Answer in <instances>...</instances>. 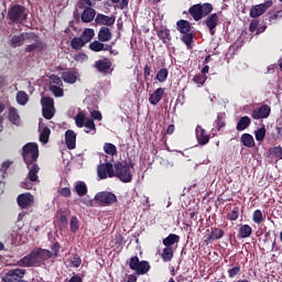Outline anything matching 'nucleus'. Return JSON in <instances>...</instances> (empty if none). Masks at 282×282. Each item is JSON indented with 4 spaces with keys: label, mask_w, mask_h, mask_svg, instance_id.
Listing matches in <instances>:
<instances>
[{
    "label": "nucleus",
    "mask_w": 282,
    "mask_h": 282,
    "mask_svg": "<svg viewBox=\"0 0 282 282\" xmlns=\"http://www.w3.org/2000/svg\"><path fill=\"white\" fill-rule=\"evenodd\" d=\"M127 282H138V275H135V273L129 274L127 276Z\"/></svg>",
    "instance_id": "338daca9"
},
{
    "label": "nucleus",
    "mask_w": 282,
    "mask_h": 282,
    "mask_svg": "<svg viewBox=\"0 0 282 282\" xmlns=\"http://www.w3.org/2000/svg\"><path fill=\"white\" fill-rule=\"evenodd\" d=\"M43 118L52 120L54 118V108H42Z\"/></svg>",
    "instance_id": "864d4df0"
},
{
    "label": "nucleus",
    "mask_w": 282,
    "mask_h": 282,
    "mask_svg": "<svg viewBox=\"0 0 282 282\" xmlns=\"http://www.w3.org/2000/svg\"><path fill=\"white\" fill-rule=\"evenodd\" d=\"M156 36L166 45V43H171V30L161 29L156 31Z\"/></svg>",
    "instance_id": "cd10ccee"
},
{
    "label": "nucleus",
    "mask_w": 282,
    "mask_h": 282,
    "mask_svg": "<svg viewBox=\"0 0 282 282\" xmlns=\"http://www.w3.org/2000/svg\"><path fill=\"white\" fill-rule=\"evenodd\" d=\"M70 263H72L73 268H80V263H83V260H80V257L74 256L70 259Z\"/></svg>",
    "instance_id": "052dcab7"
},
{
    "label": "nucleus",
    "mask_w": 282,
    "mask_h": 282,
    "mask_svg": "<svg viewBox=\"0 0 282 282\" xmlns=\"http://www.w3.org/2000/svg\"><path fill=\"white\" fill-rule=\"evenodd\" d=\"M143 76H144V78H149V76H151V66H149V65L144 66Z\"/></svg>",
    "instance_id": "69168bd1"
},
{
    "label": "nucleus",
    "mask_w": 282,
    "mask_h": 282,
    "mask_svg": "<svg viewBox=\"0 0 282 282\" xmlns=\"http://www.w3.org/2000/svg\"><path fill=\"white\" fill-rule=\"evenodd\" d=\"M268 153H269V158H270V155H272L273 158H276L278 160H282V147L281 145L270 149L268 151Z\"/></svg>",
    "instance_id": "ea45409f"
},
{
    "label": "nucleus",
    "mask_w": 282,
    "mask_h": 282,
    "mask_svg": "<svg viewBox=\"0 0 282 282\" xmlns=\"http://www.w3.org/2000/svg\"><path fill=\"white\" fill-rule=\"evenodd\" d=\"M68 282H83V278H80V275L75 274L68 280Z\"/></svg>",
    "instance_id": "774afa93"
},
{
    "label": "nucleus",
    "mask_w": 282,
    "mask_h": 282,
    "mask_svg": "<svg viewBox=\"0 0 282 282\" xmlns=\"http://www.w3.org/2000/svg\"><path fill=\"white\" fill-rule=\"evenodd\" d=\"M210 12H213V4H210V2H205L203 4L197 3L188 9V13L194 19V21H202L204 17H207L203 23L209 30V34L215 36V33L217 32L216 29L219 25V14H210Z\"/></svg>",
    "instance_id": "f03ea898"
},
{
    "label": "nucleus",
    "mask_w": 282,
    "mask_h": 282,
    "mask_svg": "<svg viewBox=\"0 0 282 282\" xmlns=\"http://www.w3.org/2000/svg\"><path fill=\"white\" fill-rule=\"evenodd\" d=\"M258 29H259V21L258 20L251 21L249 25V32L254 33L257 32Z\"/></svg>",
    "instance_id": "e2e57ef3"
},
{
    "label": "nucleus",
    "mask_w": 282,
    "mask_h": 282,
    "mask_svg": "<svg viewBox=\"0 0 282 282\" xmlns=\"http://www.w3.org/2000/svg\"><path fill=\"white\" fill-rule=\"evenodd\" d=\"M270 113H272V108L268 105H262L259 108L253 109L251 117L253 120H263L269 118Z\"/></svg>",
    "instance_id": "f8f14e48"
},
{
    "label": "nucleus",
    "mask_w": 282,
    "mask_h": 282,
    "mask_svg": "<svg viewBox=\"0 0 282 282\" xmlns=\"http://www.w3.org/2000/svg\"><path fill=\"white\" fill-rule=\"evenodd\" d=\"M26 169L29 170L28 177L30 182H37L39 181V171H41V167H39V164L32 163L26 164Z\"/></svg>",
    "instance_id": "aec40b11"
},
{
    "label": "nucleus",
    "mask_w": 282,
    "mask_h": 282,
    "mask_svg": "<svg viewBox=\"0 0 282 282\" xmlns=\"http://www.w3.org/2000/svg\"><path fill=\"white\" fill-rule=\"evenodd\" d=\"M193 33H185L182 37L181 41L184 43L187 47H191L193 45Z\"/></svg>",
    "instance_id": "3c124183"
},
{
    "label": "nucleus",
    "mask_w": 282,
    "mask_h": 282,
    "mask_svg": "<svg viewBox=\"0 0 282 282\" xmlns=\"http://www.w3.org/2000/svg\"><path fill=\"white\" fill-rule=\"evenodd\" d=\"M128 265L137 276H144V274H149L151 271V263L147 260H140L138 256L131 257Z\"/></svg>",
    "instance_id": "7ed1b4c3"
},
{
    "label": "nucleus",
    "mask_w": 282,
    "mask_h": 282,
    "mask_svg": "<svg viewBox=\"0 0 282 282\" xmlns=\"http://www.w3.org/2000/svg\"><path fill=\"white\" fill-rule=\"evenodd\" d=\"M17 203L22 210H26L28 208H30V206L34 205V195H32L31 193L20 194L17 197Z\"/></svg>",
    "instance_id": "9b49d317"
},
{
    "label": "nucleus",
    "mask_w": 282,
    "mask_h": 282,
    "mask_svg": "<svg viewBox=\"0 0 282 282\" xmlns=\"http://www.w3.org/2000/svg\"><path fill=\"white\" fill-rule=\"evenodd\" d=\"M8 119L12 122V124H19V122H21V117L19 116L17 108L11 107L9 109Z\"/></svg>",
    "instance_id": "2f4dec72"
},
{
    "label": "nucleus",
    "mask_w": 282,
    "mask_h": 282,
    "mask_svg": "<svg viewBox=\"0 0 282 282\" xmlns=\"http://www.w3.org/2000/svg\"><path fill=\"white\" fill-rule=\"evenodd\" d=\"M91 118L93 120H102V113L99 110H93L91 111Z\"/></svg>",
    "instance_id": "0e129e2a"
},
{
    "label": "nucleus",
    "mask_w": 282,
    "mask_h": 282,
    "mask_svg": "<svg viewBox=\"0 0 282 282\" xmlns=\"http://www.w3.org/2000/svg\"><path fill=\"white\" fill-rule=\"evenodd\" d=\"M250 124H252V119H250V117L248 116L241 117L236 126V130L246 131V129H248Z\"/></svg>",
    "instance_id": "bb28decb"
},
{
    "label": "nucleus",
    "mask_w": 282,
    "mask_h": 282,
    "mask_svg": "<svg viewBox=\"0 0 282 282\" xmlns=\"http://www.w3.org/2000/svg\"><path fill=\"white\" fill-rule=\"evenodd\" d=\"M50 133H52V130H50L48 127H44L43 131L40 133V142L47 144L50 142Z\"/></svg>",
    "instance_id": "58836bf2"
},
{
    "label": "nucleus",
    "mask_w": 282,
    "mask_h": 282,
    "mask_svg": "<svg viewBox=\"0 0 282 282\" xmlns=\"http://www.w3.org/2000/svg\"><path fill=\"white\" fill-rule=\"evenodd\" d=\"M115 165L110 162L101 163L97 167V175L100 180H107L108 177H116Z\"/></svg>",
    "instance_id": "6e6552de"
},
{
    "label": "nucleus",
    "mask_w": 282,
    "mask_h": 282,
    "mask_svg": "<svg viewBox=\"0 0 282 282\" xmlns=\"http://www.w3.org/2000/svg\"><path fill=\"white\" fill-rule=\"evenodd\" d=\"M24 276H25V269H11L4 274V276L2 278V281L12 282V281H18L19 279H23Z\"/></svg>",
    "instance_id": "ddd939ff"
},
{
    "label": "nucleus",
    "mask_w": 282,
    "mask_h": 282,
    "mask_svg": "<svg viewBox=\"0 0 282 282\" xmlns=\"http://www.w3.org/2000/svg\"><path fill=\"white\" fill-rule=\"evenodd\" d=\"M50 91H52L55 98H62L64 96V90L61 86L50 85Z\"/></svg>",
    "instance_id": "a18cd8bd"
},
{
    "label": "nucleus",
    "mask_w": 282,
    "mask_h": 282,
    "mask_svg": "<svg viewBox=\"0 0 282 282\" xmlns=\"http://www.w3.org/2000/svg\"><path fill=\"white\" fill-rule=\"evenodd\" d=\"M95 199L97 204H100L101 206H111V204L118 202L116 194L110 192H99L96 194Z\"/></svg>",
    "instance_id": "1a4fd4ad"
},
{
    "label": "nucleus",
    "mask_w": 282,
    "mask_h": 282,
    "mask_svg": "<svg viewBox=\"0 0 282 282\" xmlns=\"http://www.w3.org/2000/svg\"><path fill=\"white\" fill-rule=\"evenodd\" d=\"M252 220L254 221V224H262L263 213L261 212V209H256L253 212Z\"/></svg>",
    "instance_id": "603ef678"
},
{
    "label": "nucleus",
    "mask_w": 282,
    "mask_h": 282,
    "mask_svg": "<svg viewBox=\"0 0 282 282\" xmlns=\"http://www.w3.org/2000/svg\"><path fill=\"white\" fill-rule=\"evenodd\" d=\"M28 100H30V98L28 97V93L21 90V91H18L17 94V102L18 105H28Z\"/></svg>",
    "instance_id": "e433bc0d"
},
{
    "label": "nucleus",
    "mask_w": 282,
    "mask_h": 282,
    "mask_svg": "<svg viewBox=\"0 0 282 282\" xmlns=\"http://www.w3.org/2000/svg\"><path fill=\"white\" fill-rule=\"evenodd\" d=\"M156 80L159 83H166V78H169V69L167 68H161L155 76Z\"/></svg>",
    "instance_id": "c9c22d12"
},
{
    "label": "nucleus",
    "mask_w": 282,
    "mask_h": 282,
    "mask_svg": "<svg viewBox=\"0 0 282 282\" xmlns=\"http://www.w3.org/2000/svg\"><path fill=\"white\" fill-rule=\"evenodd\" d=\"M7 17L11 23H21V21L28 17L25 14V7L21 4L12 6L9 8Z\"/></svg>",
    "instance_id": "0eeeda50"
},
{
    "label": "nucleus",
    "mask_w": 282,
    "mask_h": 282,
    "mask_svg": "<svg viewBox=\"0 0 282 282\" xmlns=\"http://www.w3.org/2000/svg\"><path fill=\"white\" fill-rule=\"evenodd\" d=\"M196 140L200 147H206L210 142V135L206 133V130L202 126L196 127Z\"/></svg>",
    "instance_id": "2eb2a0df"
},
{
    "label": "nucleus",
    "mask_w": 282,
    "mask_h": 282,
    "mask_svg": "<svg viewBox=\"0 0 282 282\" xmlns=\"http://www.w3.org/2000/svg\"><path fill=\"white\" fill-rule=\"evenodd\" d=\"M51 250L43 248H35L29 254L21 258L17 265L20 268H39L41 264L48 261V259H56L61 252V243L55 242L51 246Z\"/></svg>",
    "instance_id": "f257e3e1"
},
{
    "label": "nucleus",
    "mask_w": 282,
    "mask_h": 282,
    "mask_svg": "<svg viewBox=\"0 0 282 282\" xmlns=\"http://www.w3.org/2000/svg\"><path fill=\"white\" fill-rule=\"evenodd\" d=\"M75 191L79 197H85L87 195V185L85 182H79L75 185Z\"/></svg>",
    "instance_id": "f704fd0d"
},
{
    "label": "nucleus",
    "mask_w": 282,
    "mask_h": 282,
    "mask_svg": "<svg viewBox=\"0 0 282 282\" xmlns=\"http://www.w3.org/2000/svg\"><path fill=\"white\" fill-rule=\"evenodd\" d=\"M208 77H206V75L204 74H197L193 77V82L196 83V85H204V83H206Z\"/></svg>",
    "instance_id": "6e6d98bb"
},
{
    "label": "nucleus",
    "mask_w": 282,
    "mask_h": 282,
    "mask_svg": "<svg viewBox=\"0 0 282 282\" xmlns=\"http://www.w3.org/2000/svg\"><path fill=\"white\" fill-rule=\"evenodd\" d=\"M65 144L69 151L76 149V132L74 130L65 132Z\"/></svg>",
    "instance_id": "6ab92c4d"
},
{
    "label": "nucleus",
    "mask_w": 282,
    "mask_h": 282,
    "mask_svg": "<svg viewBox=\"0 0 282 282\" xmlns=\"http://www.w3.org/2000/svg\"><path fill=\"white\" fill-rule=\"evenodd\" d=\"M89 50H91V52H102L105 44L100 41H94L89 44Z\"/></svg>",
    "instance_id": "a19ab883"
},
{
    "label": "nucleus",
    "mask_w": 282,
    "mask_h": 282,
    "mask_svg": "<svg viewBox=\"0 0 282 282\" xmlns=\"http://www.w3.org/2000/svg\"><path fill=\"white\" fill-rule=\"evenodd\" d=\"M89 57L85 53H79L74 56V61L77 63H84V61H87Z\"/></svg>",
    "instance_id": "680f3d73"
},
{
    "label": "nucleus",
    "mask_w": 282,
    "mask_h": 282,
    "mask_svg": "<svg viewBox=\"0 0 282 282\" xmlns=\"http://www.w3.org/2000/svg\"><path fill=\"white\" fill-rule=\"evenodd\" d=\"M95 22L97 25H108L111 26L116 23V17L105 15L102 13L97 14Z\"/></svg>",
    "instance_id": "a211bd4d"
},
{
    "label": "nucleus",
    "mask_w": 282,
    "mask_h": 282,
    "mask_svg": "<svg viewBox=\"0 0 282 282\" xmlns=\"http://www.w3.org/2000/svg\"><path fill=\"white\" fill-rule=\"evenodd\" d=\"M75 124L78 129H83L85 127V112H78L75 117Z\"/></svg>",
    "instance_id": "de8ad7c7"
},
{
    "label": "nucleus",
    "mask_w": 282,
    "mask_h": 282,
    "mask_svg": "<svg viewBox=\"0 0 282 282\" xmlns=\"http://www.w3.org/2000/svg\"><path fill=\"white\" fill-rule=\"evenodd\" d=\"M227 219L229 221H237V219H239V207H234V209L227 214Z\"/></svg>",
    "instance_id": "8fccbe9b"
},
{
    "label": "nucleus",
    "mask_w": 282,
    "mask_h": 282,
    "mask_svg": "<svg viewBox=\"0 0 282 282\" xmlns=\"http://www.w3.org/2000/svg\"><path fill=\"white\" fill-rule=\"evenodd\" d=\"M111 3H118L117 8L119 10H127L129 8V0H110Z\"/></svg>",
    "instance_id": "5fc2aeb1"
},
{
    "label": "nucleus",
    "mask_w": 282,
    "mask_h": 282,
    "mask_svg": "<svg viewBox=\"0 0 282 282\" xmlns=\"http://www.w3.org/2000/svg\"><path fill=\"white\" fill-rule=\"evenodd\" d=\"M224 235H225V232L221 228L214 227V228H212V231L209 232V235L207 236L205 241L207 243H213V241L224 239Z\"/></svg>",
    "instance_id": "f3484780"
},
{
    "label": "nucleus",
    "mask_w": 282,
    "mask_h": 282,
    "mask_svg": "<svg viewBox=\"0 0 282 282\" xmlns=\"http://www.w3.org/2000/svg\"><path fill=\"white\" fill-rule=\"evenodd\" d=\"M61 197H72V189L69 187H62L58 189Z\"/></svg>",
    "instance_id": "bf43d9fd"
},
{
    "label": "nucleus",
    "mask_w": 282,
    "mask_h": 282,
    "mask_svg": "<svg viewBox=\"0 0 282 282\" xmlns=\"http://www.w3.org/2000/svg\"><path fill=\"white\" fill-rule=\"evenodd\" d=\"M240 142L243 147H247V149L254 148V137L250 133H243L240 138Z\"/></svg>",
    "instance_id": "c85d7f7f"
},
{
    "label": "nucleus",
    "mask_w": 282,
    "mask_h": 282,
    "mask_svg": "<svg viewBox=\"0 0 282 282\" xmlns=\"http://www.w3.org/2000/svg\"><path fill=\"white\" fill-rule=\"evenodd\" d=\"M174 243H180L178 235L170 234L166 238L163 239V246H165V248H173Z\"/></svg>",
    "instance_id": "c756f323"
},
{
    "label": "nucleus",
    "mask_w": 282,
    "mask_h": 282,
    "mask_svg": "<svg viewBox=\"0 0 282 282\" xmlns=\"http://www.w3.org/2000/svg\"><path fill=\"white\" fill-rule=\"evenodd\" d=\"M26 42L32 43V44H28L24 47L25 54H30V53L36 52V51L45 52V50H47V44L45 42H43V40H41V36H39L34 32H29Z\"/></svg>",
    "instance_id": "20e7f679"
},
{
    "label": "nucleus",
    "mask_w": 282,
    "mask_h": 282,
    "mask_svg": "<svg viewBox=\"0 0 282 282\" xmlns=\"http://www.w3.org/2000/svg\"><path fill=\"white\" fill-rule=\"evenodd\" d=\"M70 232H78L80 228V221H78V218L76 216H73L70 218Z\"/></svg>",
    "instance_id": "09e8293b"
},
{
    "label": "nucleus",
    "mask_w": 282,
    "mask_h": 282,
    "mask_svg": "<svg viewBox=\"0 0 282 282\" xmlns=\"http://www.w3.org/2000/svg\"><path fill=\"white\" fill-rule=\"evenodd\" d=\"M41 102H42V108L54 109V98L44 97L41 99Z\"/></svg>",
    "instance_id": "c03bdc74"
},
{
    "label": "nucleus",
    "mask_w": 282,
    "mask_h": 282,
    "mask_svg": "<svg viewBox=\"0 0 282 282\" xmlns=\"http://www.w3.org/2000/svg\"><path fill=\"white\" fill-rule=\"evenodd\" d=\"M250 235H252V227H250V225H241L238 230V237H240V239H248Z\"/></svg>",
    "instance_id": "7c9ffc66"
},
{
    "label": "nucleus",
    "mask_w": 282,
    "mask_h": 282,
    "mask_svg": "<svg viewBox=\"0 0 282 282\" xmlns=\"http://www.w3.org/2000/svg\"><path fill=\"white\" fill-rule=\"evenodd\" d=\"M272 0H267L264 3L256 4L250 10L251 19H257L262 14H265L269 8H272Z\"/></svg>",
    "instance_id": "9d476101"
},
{
    "label": "nucleus",
    "mask_w": 282,
    "mask_h": 282,
    "mask_svg": "<svg viewBox=\"0 0 282 282\" xmlns=\"http://www.w3.org/2000/svg\"><path fill=\"white\" fill-rule=\"evenodd\" d=\"M173 257H175V251L173 250V247H165L161 253V259L163 263H169L170 261H173Z\"/></svg>",
    "instance_id": "a878e982"
},
{
    "label": "nucleus",
    "mask_w": 282,
    "mask_h": 282,
    "mask_svg": "<svg viewBox=\"0 0 282 282\" xmlns=\"http://www.w3.org/2000/svg\"><path fill=\"white\" fill-rule=\"evenodd\" d=\"M50 85H55L56 87H63V79H61L58 75H52Z\"/></svg>",
    "instance_id": "13d9d810"
},
{
    "label": "nucleus",
    "mask_w": 282,
    "mask_h": 282,
    "mask_svg": "<svg viewBox=\"0 0 282 282\" xmlns=\"http://www.w3.org/2000/svg\"><path fill=\"white\" fill-rule=\"evenodd\" d=\"M104 151L108 155H117L118 149L113 145V143H105Z\"/></svg>",
    "instance_id": "79ce46f5"
},
{
    "label": "nucleus",
    "mask_w": 282,
    "mask_h": 282,
    "mask_svg": "<svg viewBox=\"0 0 282 282\" xmlns=\"http://www.w3.org/2000/svg\"><path fill=\"white\" fill-rule=\"evenodd\" d=\"M164 93H165V89L160 87V88H156L153 94L150 95L149 97V102L150 105H158L160 102V100H162V98H164Z\"/></svg>",
    "instance_id": "412c9836"
},
{
    "label": "nucleus",
    "mask_w": 282,
    "mask_h": 282,
    "mask_svg": "<svg viewBox=\"0 0 282 282\" xmlns=\"http://www.w3.org/2000/svg\"><path fill=\"white\" fill-rule=\"evenodd\" d=\"M111 39H112L111 30H109V28L107 26L100 28L98 32V40L101 43H107L108 41H111Z\"/></svg>",
    "instance_id": "393cba45"
},
{
    "label": "nucleus",
    "mask_w": 282,
    "mask_h": 282,
    "mask_svg": "<svg viewBox=\"0 0 282 282\" xmlns=\"http://www.w3.org/2000/svg\"><path fill=\"white\" fill-rule=\"evenodd\" d=\"M176 30L181 34H188L191 33V30H193V28L191 26V22H188L187 20H178L176 22Z\"/></svg>",
    "instance_id": "b1692460"
},
{
    "label": "nucleus",
    "mask_w": 282,
    "mask_h": 282,
    "mask_svg": "<svg viewBox=\"0 0 282 282\" xmlns=\"http://www.w3.org/2000/svg\"><path fill=\"white\" fill-rule=\"evenodd\" d=\"M215 122H216V129H218V131L220 129H224V127H226V119H224V116L221 113L217 116V120Z\"/></svg>",
    "instance_id": "4d7b16f0"
},
{
    "label": "nucleus",
    "mask_w": 282,
    "mask_h": 282,
    "mask_svg": "<svg viewBox=\"0 0 282 282\" xmlns=\"http://www.w3.org/2000/svg\"><path fill=\"white\" fill-rule=\"evenodd\" d=\"M94 19H96V10L91 7H87L86 9H84L82 13L83 23H91Z\"/></svg>",
    "instance_id": "5701e85b"
},
{
    "label": "nucleus",
    "mask_w": 282,
    "mask_h": 282,
    "mask_svg": "<svg viewBox=\"0 0 282 282\" xmlns=\"http://www.w3.org/2000/svg\"><path fill=\"white\" fill-rule=\"evenodd\" d=\"M227 274L229 279H235L238 274H241V264L237 263L235 267L228 269Z\"/></svg>",
    "instance_id": "4c0bfd02"
},
{
    "label": "nucleus",
    "mask_w": 282,
    "mask_h": 282,
    "mask_svg": "<svg viewBox=\"0 0 282 282\" xmlns=\"http://www.w3.org/2000/svg\"><path fill=\"white\" fill-rule=\"evenodd\" d=\"M22 158L25 164H36L39 160V144L34 142L24 144L22 147Z\"/></svg>",
    "instance_id": "39448f33"
},
{
    "label": "nucleus",
    "mask_w": 282,
    "mask_h": 282,
    "mask_svg": "<svg viewBox=\"0 0 282 282\" xmlns=\"http://www.w3.org/2000/svg\"><path fill=\"white\" fill-rule=\"evenodd\" d=\"M62 78L64 83H69V85H74V83L78 80V73L76 70L67 69L62 73Z\"/></svg>",
    "instance_id": "4be33fe9"
},
{
    "label": "nucleus",
    "mask_w": 282,
    "mask_h": 282,
    "mask_svg": "<svg viewBox=\"0 0 282 282\" xmlns=\"http://www.w3.org/2000/svg\"><path fill=\"white\" fill-rule=\"evenodd\" d=\"M111 59L105 57L102 59H98L95 62L94 67L99 72L100 74H108L109 69H111Z\"/></svg>",
    "instance_id": "4468645a"
},
{
    "label": "nucleus",
    "mask_w": 282,
    "mask_h": 282,
    "mask_svg": "<svg viewBox=\"0 0 282 282\" xmlns=\"http://www.w3.org/2000/svg\"><path fill=\"white\" fill-rule=\"evenodd\" d=\"M94 29H85L80 35L82 41H84V44L87 45V43H90L91 39L95 36Z\"/></svg>",
    "instance_id": "473e14b6"
},
{
    "label": "nucleus",
    "mask_w": 282,
    "mask_h": 282,
    "mask_svg": "<svg viewBox=\"0 0 282 282\" xmlns=\"http://www.w3.org/2000/svg\"><path fill=\"white\" fill-rule=\"evenodd\" d=\"M85 129V133H91V131H94V133H96V123L94 122L93 119H87L86 122L84 123Z\"/></svg>",
    "instance_id": "49530a36"
},
{
    "label": "nucleus",
    "mask_w": 282,
    "mask_h": 282,
    "mask_svg": "<svg viewBox=\"0 0 282 282\" xmlns=\"http://www.w3.org/2000/svg\"><path fill=\"white\" fill-rule=\"evenodd\" d=\"M70 47L72 50H83L85 47V42L83 41V37L75 36L70 40Z\"/></svg>",
    "instance_id": "72a5a7b5"
},
{
    "label": "nucleus",
    "mask_w": 282,
    "mask_h": 282,
    "mask_svg": "<svg viewBox=\"0 0 282 282\" xmlns=\"http://www.w3.org/2000/svg\"><path fill=\"white\" fill-rule=\"evenodd\" d=\"M257 142H263L265 140V126H262L254 131Z\"/></svg>",
    "instance_id": "37998d69"
},
{
    "label": "nucleus",
    "mask_w": 282,
    "mask_h": 282,
    "mask_svg": "<svg viewBox=\"0 0 282 282\" xmlns=\"http://www.w3.org/2000/svg\"><path fill=\"white\" fill-rule=\"evenodd\" d=\"M30 33H21L20 35H13L9 42L10 47L17 48L21 47L28 41Z\"/></svg>",
    "instance_id": "dca6fc26"
},
{
    "label": "nucleus",
    "mask_w": 282,
    "mask_h": 282,
    "mask_svg": "<svg viewBox=\"0 0 282 282\" xmlns=\"http://www.w3.org/2000/svg\"><path fill=\"white\" fill-rule=\"evenodd\" d=\"M115 177H118L123 184H129L133 180L131 174V165L127 162L115 163Z\"/></svg>",
    "instance_id": "423d86ee"
}]
</instances>
